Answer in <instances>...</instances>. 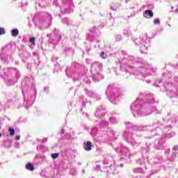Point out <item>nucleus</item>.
I'll list each match as a JSON object with an SVG mask.
<instances>
[{
  "instance_id": "obj_1",
  "label": "nucleus",
  "mask_w": 178,
  "mask_h": 178,
  "mask_svg": "<svg viewBox=\"0 0 178 178\" xmlns=\"http://www.w3.org/2000/svg\"><path fill=\"white\" fill-rule=\"evenodd\" d=\"M121 54L122 56L118 59V62L120 63V69L118 72L116 69L114 70L116 74L122 76L125 79H127L130 74H136L143 77L151 76L149 72L152 70L151 65L144 59L128 56L124 51H122Z\"/></svg>"
},
{
  "instance_id": "obj_2",
  "label": "nucleus",
  "mask_w": 178,
  "mask_h": 178,
  "mask_svg": "<svg viewBox=\"0 0 178 178\" xmlns=\"http://www.w3.org/2000/svg\"><path fill=\"white\" fill-rule=\"evenodd\" d=\"M155 104V96L152 93L140 92L136 100L131 105V111L134 116H149L152 113H159Z\"/></svg>"
},
{
  "instance_id": "obj_3",
  "label": "nucleus",
  "mask_w": 178,
  "mask_h": 178,
  "mask_svg": "<svg viewBox=\"0 0 178 178\" xmlns=\"http://www.w3.org/2000/svg\"><path fill=\"white\" fill-rule=\"evenodd\" d=\"M21 86L22 87L24 104L26 109H29L30 106H33L34 101H35V97H37V89H35V84H34V77L26 76L22 79Z\"/></svg>"
},
{
  "instance_id": "obj_4",
  "label": "nucleus",
  "mask_w": 178,
  "mask_h": 178,
  "mask_svg": "<svg viewBox=\"0 0 178 178\" xmlns=\"http://www.w3.org/2000/svg\"><path fill=\"white\" fill-rule=\"evenodd\" d=\"M65 73L68 77H71L73 81H77L81 80L83 84L90 86L91 81L90 77L87 76V70L84 65L78 63L77 62H72L71 67H67L65 69Z\"/></svg>"
},
{
  "instance_id": "obj_5",
  "label": "nucleus",
  "mask_w": 178,
  "mask_h": 178,
  "mask_svg": "<svg viewBox=\"0 0 178 178\" xmlns=\"http://www.w3.org/2000/svg\"><path fill=\"white\" fill-rule=\"evenodd\" d=\"M21 76L20 71L16 67L4 68L1 74V79L8 86H15Z\"/></svg>"
},
{
  "instance_id": "obj_6",
  "label": "nucleus",
  "mask_w": 178,
  "mask_h": 178,
  "mask_svg": "<svg viewBox=\"0 0 178 178\" xmlns=\"http://www.w3.org/2000/svg\"><path fill=\"white\" fill-rule=\"evenodd\" d=\"M33 22L41 30L48 29L52 24V15L47 13H39L34 15Z\"/></svg>"
},
{
  "instance_id": "obj_7",
  "label": "nucleus",
  "mask_w": 178,
  "mask_h": 178,
  "mask_svg": "<svg viewBox=\"0 0 178 178\" xmlns=\"http://www.w3.org/2000/svg\"><path fill=\"white\" fill-rule=\"evenodd\" d=\"M120 88L116 85H109L106 90V95L108 99L114 105H118L120 102Z\"/></svg>"
},
{
  "instance_id": "obj_8",
  "label": "nucleus",
  "mask_w": 178,
  "mask_h": 178,
  "mask_svg": "<svg viewBox=\"0 0 178 178\" xmlns=\"http://www.w3.org/2000/svg\"><path fill=\"white\" fill-rule=\"evenodd\" d=\"M135 45L139 47L140 52L142 54H147L148 52V47H149V39L147 34L142 35L140 38L134 40Z\"/></svg>"
},
{
  "instance_id": "obj_9",
  "label": "nucleus",
  "mask_w": 178,
  "mask_h": 178,
  "mask_svg": "<svg viewBox=\"0 0 178 178\" xmlns=\"http://www.w3.org/2000/svg\"><path fill=\"white\" fill-rule=\"evenodd\" d=\"M60 8L63 15H65V13H72L73 9H74V4H73L72 0H62V5Z\"/></svg>"
},
{
  "instance_id": "obj_10",
  "label": "nucleus",
  "mask_w": 178,
  "mask_h": 178,
  "mask_svg": "<svg viewBox=\"0 0 178 178\" xmlns=\"http://www.w3.org/2000/svg\"><path fill=\"white\" fill-rule=\"evenodd\" d=\"M125 126L127 130H131L132 131H145L149 125L143 126L137 125L133 122H125Z\"/></svg>"
},
{
  "instance_id": "obj_11",
  "label": "nucleus",
  "mask_w": 178,
  "mask_h": 178,
  "mask_svg": "<svg viewBox=\"0 0 178 178\" xmlns=\"http://www.w3.org/2000/svg\"><path fill=\"white\" fill-rule=\"evenodd\" d=\"M62 40V34L59 31V29H54L53 34L51 35V37L49 40V44H54L56 45L59 41Z\"/></svg>"
},
{
  "instance_id": "obj_12",
  "label": "nucleus",
  "mask_w": 178,
  "mask_h": 178,
  "mask_svg": "<svg viewBox=\"0 0 178 178\" xmlns=\"http://www.w3.org/2000/svg\"><path fill=\"white\" fill-rule=\"evenodd\" d=\"M134 133L133 131H131L129 130L125 131L122 134V138L127 143V144H129L131 141L134 140Z\"/></svg>"
},
{
  "instance_id": "obj_13",
  "label": "nucleus",
  "mask_w": 178,
  "mask_h": 178,
  "mask_svg": "<svg viewBox=\"0 0 178 178\" xmlns=\"http://www.w3.org/2000/svg\"><path fill=\"white\" fill-rule=\"evenodd\" d=\"M91 73H101L102 72V64L99 62H94L90 67Z\"/></svg>"
},
{
  "instance_id": "obj_14",
  "label": "nucleus",
  "mask_w": 178,
  "mask_h": 178,
  "mask_svg": "<svg viewBox=\"0 0 178 178\" xmlns=\"http://www.w3.org/2000/svg\"><path fill=\"white\" fill-rule=\"evenodd\" d=\"M96 124L100 127V129H105L109 126V121L108 118H102L99 120L95 121Z\"/></svg>"
},
{
  "instance_id": "obj_15",
  "label": "nucleus",
  "mask_w": 178,
  "mask_h": 178,
  "mask_svg": "<svg viewBox=\"0 0 178 178\" xmlns=\"http://www.w3.org/2000/svg\"><path fill=\"white\" fill-rule=\"evenodd\" d=\"M165 144H166V140L163 139V138L161 137L159 140H156L154 142V147L155 148V149H164Z\"/></svg>"
},
{
  "instance_id": "obj_16",
  "label": "nucleus",
  "mask_w": 178,
  "mask_h": 178,
  "mask_svg": "<svg viewBox=\"0 0 178 178\" xmlns=\"http://www.w3.org/2000/svg\"><path fill=\"white\" fill-rule=\"evenodd\" d=\"M98 35H99V33L95 32V27H94L92 29H90V33L88 34L86 40L90 42L95 41Z\"/></svg>"
},
{
  "instance_id": "obj_17",
  "label": "nucleus",
  "mask_w": 178,
  "mask_h": 178,
  "mask_svg": "<svg viewBox=\"0 0 178 178\" xmlns=\"http://www.w3.org/2000/svg\"><path fill=\"white\" fill-rule=\"evenodd\" d=\"M105 115H106V110L102 106H100L99 108H97L95 113V116L96 118H99V119L104 118Z\"/></svg>"
},
{
  "instance_id": "obj_18",
  "label": "nucleus",
  "mask_w": 178,
  "mask_h": 178,
  "mask_svg": "<svg viewBox=\"0 0 178 178\" xmlns=\"http://www.w3.org/2000/svg\"><path fill=\"white\" fill-rule=\"evenodd\" d=\"M163 87L164 91H166L167 94H169V92L173 94V88H175V83L172 82H167L163 84Z\"/></svg>"
},
{
  "instance_id": "obj_19",
  "label": "nucleus",
  "mask_w": 178,
  "mask_h": 178,
  "mask_svg": "<svg viewBox=\"0 0 178 178\" xmlns=\"http://www.w3.org/2000/svg\"><path fill=\"white\" fill-rule=\"evenodd\" d=\"M111 145L113 148V149H115V152H121L122 154H123V152H127V151H129V147L123 145V144H120L118 147H113V144L111 143Z\"/></svg>"
},
{
  "instance_id": "obj_20",
  "label": "nucleus",
  "mask_w": 178,
  "mask_h": 178,
  "mask_svg": "<svg viewBox=\"0 0 178 178\" xmlns=\"http://www.w3.org/2000/svg\"><path fill=\"white\" fill-rule=\"evenodd\" d=\"M92 76V81L94 83H98V81H101L104 79V75L101 74V72L97 73H91Z\"/></svg>"
},
{
  "instance_id": "obj_21",
  "label": "nucleus",
  "mask_w": 178,
  "mask_h": 178,
  "mask_svg": "<svg viewBox=\"0 0 178 178\" xmlns=\"http://www.w3.org/2000/svg\"><path fill=\"white\" fill-rule=\"evenodd\" d=\"M63 52L65 56H73L74 55V49L72 47H65Z\"/></svg>"
},
{
  "instance_id": "obj_22",
  "label": "nucleus",
  "mask_w": 178,
  "mask_h": 178,
  "mask_svg": "<svg viewBox=\"0 0 178 178\" xmlns=\"http://www.w3.org/2000/svg\"><path fill=\"white\" fill-rule=\"evenodd\" d=\"M146 147L141 148V154L142 156H144V155H146V154H148V152L151 149V143H145Z\"/></svg>"
},
{
  "instance_id": "obj_23",
  "label": "nucleus",
  "mask_w": 178,
  "mask_h": 178,
  "mask_svg": "<svg viewBox=\"0 0 178 178\" xmlns=\"http://www.w3.org/2000/svg\"><path fill=\"white\" fill-rule=\"evenodd\" d=\"M51 59L52 62L55 63L54 66H55L56 70H62V68H60V64L59 63H58V56L53 55L51 56Z\"/></svg>"
},
{
  "instance_id": "obj_24",
  "label": "nucleus",
  "mask_w": 178,
  "mask_h": 178,
  "mask_svg": "<svg viewBox=\"0 0 178 178\" xmlns=\"http://www.w3.org/2000/svg\"><path fill=\"white\" fill-rule=\"evenodd\" d=\"M13 45L12 43L7 44L5 47H2L3 52L8 54L9 52H12Z\"/></svg>"
},
{
  "instance_id": "obj_25",
  "label": "nucleus",
  "mask_w": 178,
  "mask_h": 178,
  "mask_svg": "<svg viewBox=\"0 0 178 178\" xmlns=\"http://www.w3.org/2000/svg\"><path fill=\"white\" fill-rule=\"evenodd\" d=\"M37 151H39L40 152H48L49 149L47 146L44 145H38L36 147Z\"/></svg>"
},
{
  "instance_id": "obj_26",
  "label": "nucleus",
  "mask_w": 178,
  "mask_h": 178,
  "mask_svg": "<svg viewBox=\"0 0 178 178\" xmlns=\"http://www.w3.org/2000/svg\"><path fill=\"white\" fill-rule=\"evenodd\" d=\"M143 16L146 19H151V17H154V13L151 10H146L143 13Z\"/></svg>"
},
{
  "instance_id": "obj_27",
  "label": "nucleus",
  "mask_w": 178,
  "mask_h": 178,
  "mask_svg": "<svg viewBox=\"0 0 178 178\" xmlns=\"http://www.w3.org/2000/svg\"><path fill=\"white\" fill-rule=\"evenodd\" d=\"M91 147H92V143L90 141L83 143V149L85 151H91Z\"/></svg>"
},
{
  "instance_id": "obj_28",
  "label": "nucleus",
  "mask_w": 178,
  "mask_h": 178,
  "mask_svg": "<svg viewBox=\"0 0 178 178\" xmlns=\"http://www.w3.org/2000/svg\"><path fill=\"white\" fill-rule=\"evenodd\" d=\"M62 23L67 24V26H73V21L70 18L65 17L62 19Z\"/></svg>"
},
{
  "instance_id": "obj_29",
  "label": "nucleus",
  "mask_w": 178,
  "mask_h": 178,
  "mask_svg": "<svg viewBox=\"0 0 178 178\" xmlns=\"http://www.w3.org/2000/svg\"><path fill=\"white\" fill-rule=\"evenodd\" d=\"M84 91L86 95H88V97H89L90 98H94V97H95V93H94V92H92V90L85 88Z\"/></svg>"
},
{
  "instance_id": "obj_30",
  "label": "nucleus",
  "mask_w": 178,
  "mask_h": 178,
  "mask_svg": "<svg viewBox=\"0 0 178 178\" xmlns=\"http://www.w3.org/2000/svg\"><path fill=\"white\" fill-rule=\"evenodd\" d=\"M167 158L170 162H175L176 158H177L176 152H172L170 156H167Z\"/></svg>"
},
{
  "instance_id": "obj_31",
  "label": "nucleus",
  "mask_w": 178,
  "mask_h": 178,
  "mask_svg": "<svg viewBox=\"0 0 178 178\" xmlns=\"http://www.w3.org/2000/svg\"><path fill=\"white\" fill-rule=\"evenodd\" d=\"M129 144H130V145H131V147H133V148H138V147H140V144H141V143L136 142V139H134L132 141L129 142Z\"/></svg>"
},
{
  "instance_id": "obj_32",
  "label": "nucleus",
  "mask_w": 178,
  "mask_h": 178,
  "mask_svg": "<svg viewBox=\"0 0 178 178\" xmlns=\"http://www.w3.org/2000/svg\"><path fill=\"white\" fill-rule=\"evenodd\" d=\"M12 145V140L11 139H7L3 141V147H5L6 148H9Z\"/></svg>"
},
{
  "instance_id": "obj_33",
  "label": "nucleus",
  "mask_w": 178,
  "mask_h": 178,
  "mask_svg": "<svg viewBox=\"0 0 178 178\" xmlns=\"http://www.w3.org/2000/svg\"><path fill=\"white\" fill-rule=\"evenodd\" d=\"M176 135V132H171L170 134H163L162 137L165 140V138H172V137H175Z\"/></svg>"
},
{
  "instance_id": "obj_34",
  "label": "nucleus",
  "mask_w": 178,
  "mask_h": 178,
  "mask_svg": "<svg viewBox=\"0 0 178 178\" xmlns=\"http://www.w3.org/2000/svg\"><path fill=\"white\" fill-rule=\"evenodd\" d=\"M90 134L92 137H97V135L98 134V128L97 127H94L91 129Z\"/></svg>"
},
{
  "instance_id": "obj_35",
  "label": "nucleus",
  "mask_w": 178,
  "mask_h": 178,
  "mask_svg": "<svg viewBox=\"0 0 178 178\" xmlns=\"http://www.w3.org/2000/svg\"><path fill=\"white\" fill-rule=\"evenodd\" d=\"M107 120H108V122H110L111 124H118V120L115 117H108V118H107Z\"/></svg>"
},
{
  "instance_id": "obj_36",
  "label": "nucleus",
  "mask_w": 178,
  "mask_h": 178,
  "mask_svg": "<svg viewBox=\"0 0 178 178\" xmlns=\"http://www.w3.org/2000/svg\"><path fill=\"white\" fill-rule=\"evenodd\" d=\"M136 163L138 165H144L145 164V159H144V156H142L141 159L136 160Z\"/></svg>"
},
{
  "instance_id": "obj_37",
  "label": "nucleus",
  "mask_w": 178,
  "mask_h": 178,
  "mask_svg": "<svg viewBox=\"0 0 178 178\" xmlns=\"http://www.w3.org/2000/svg\"><path fill=\"white\" fill-rule=\"evenodd\" d=\"M8 58L10 59H12V55L9 54L7 56V57H1V60H3V63L6 65H8L9 63V60H8Z\"/></svg>"
},
{
  "instance_id": "obj_38",
  "label": "nucleus",
  "mask_w": 178,
  "mask_h": 178,
  "mask_svg": "<svg viewBox=\"0 0 178 178\" xmlns=\"http://www.w3.org/2000/svg\"><path fill=\"white\" fill-rule=\"evenodd\" d=\"M26 168L27 170H30L31 172H33V170H34V165H33V163H28L26 165Z\"/></svg>"
},
{
  "instance_id": "obj_39",
  "label": "nucleus",
  "mask_w": 178,
  "mask_h": 178,
  "mask_svg": "<svg viewBox=\"0 0 178 178\" xmlns=\"http://www.w3.org/2000/svg\"><path fill=\"white\" fill-rule=\"evenodd\" d=\"M11 35L13 37H17V35H19V29H14L11 30Z\"/></svg>"
},
{
  "instance_id": "obj_40",
  "label": "nucleus",
  "mask_w": 178,
  "mask_h": 178,
  "mask_svg": "<svg viewBox=\"0 0 178 178\" xmlns=\"http://www.w3.org/2000/svg\"><path fill=\"white\" fill-rule=\"evenodd\" d=\"M79 99L82 102L83 108H86V104H87V102H88V101H87V99L84 100V96L83 95L80 96Z\"/></svg>"
},
{
  "instance_id": "obj_41",
  "label": "nucleus",
  "mask_w": 178,
  "mask_h": 178,
  "mask_svg": "<svg viewBox=\"0 0 178 178\" xmlns=\"http://www.w3.org/2000/svg\"><path fill=\"white\" fill-rule=\"evenodd\" d=\"M70 175L72 176H76L77 175V170L76 168H71L70 170Z\"/></svg>"
},
{
  "instance_id": "obj_42",
  "label": "nucleus",
  "mask_w": 178,
  "mask_h": 178,
  "mask_svg": "<svg viewBox=\"0 0 178 178\" xmlns=\"http://www.w3.org/2000/svg\"><path fill=\"white\" fill-rule=\"evenodd\" d=\"M21 55L22 58H24L25 59H29V58L31 56L30 53L27 51H24Z\"/></svg>"
},
{
  "instance_id": "obj_43",
  "label": "nucleus",
  "mask_w": 178,
  "mask_h": 178,
  "mask_svg": "<svg viewBox=\"0 0 178 178\" xmlns=\"http://www.w3.org/2000/svg\"><path fill=\"white\" fill-rule=\"evenodd\" d=\"M110 8L111 10H118V8H119V4L118 3H113Z\"/></svg>"
},
{
  "instance_id": "obj_44",
  "label": "nucleus",
  "mask_w": 178,
  "mask_h": 178,
  "mask_svg": "<svg viewBox=\"0 0 178 178\" xmlns=\"http://www.w3.org/2000/svg\"><path fill=\"white\" fill-rule=\"evenodd\" d=\"M161 162H162V156H159L154 159V163H161Z\"/></svg>"
},
{
  "instance_id": "obj_45",
  "label": "nucleus",
  "mask_w": 178,
  "mask_h": 178,
  "mask_svg": "<svg viewBox=\"0 0 178 178\" xmlns=\"http://www.w3.org/2000/svg\"><path fill=\"white\" fill-rule=\"evenodd\" d=\"M134 173H143V168H136L133 170Z\"/></svg>"
},
{
  "instance_id": "obj_46",
  "label": "nucleus",
  "mask_w": 178,
  "mask_h": 178,
  "mask_svg": "<svg viewBox=\"0 0 178 178\" xmlns=\"http://www.w3.org/2000/svg\"><path fill=\"white\" fill-rule=\"evenodd\" d=\"M99 56L102 58V59H106V58H108V54H106V53L104 51H102Z\"/></svg>"
},
{
  "instance_id": "obj_47",
  "label": "nucleus",
  "mask_w": 178,
  "mask_h": 178,
  "mask_svg": "<svg viewBox=\"0 0 178 178\" xmlns=\"http://www.w3.org/2000/svg\"><path fill=\"white\" fill-rule=\"evenodd\" d=\"M29 42H31L32 46L35 47V38H34V37L30 38Z\"/></svg>"
},
{
  "instance_id": "obj_48",
  "label": "nucleus",
  "mask_w": 178,
  "mask_h": 178,
  "mask_svg": "<svg viewBox=\"0 0 178 178\" xmlns=\"http://www.w3.org/2000/svg\"><path fill=\"white\" fill-rule=\"evenodd\" d=\"M115 42H119V41H122V40H123V37H122V35H115Z\"/></svg>"
},
{
  "instance_id": "obj_49",
  "label": "nucleus",
  "mask_w": 178,
  "mask_h": 178,
  "mask_svg": "<svg viewBox=\"0 0 178 178\" xmlns=\"http://www.w3.org/2000/svg\"><path fill=\"white\" fill-rule=\"evenodd\" d=\"M8 132L10 133V136H15V133H16V131L13 128H9Z\"/></svg>"
},
{
  "instance_id": "obj_50",
  "label": "nucleus",
  "mask_w": 178,
  "mask_h": 178,
  "mask_svg": "<svg viewBox=\"0 0 178 178\" xmlns=\"http://www.w3.org/2000/svg\"><path fill=\"white\" fill-rule=\"evenodd\" d=\"M59 156V153L51 154L52 159H56Z\"/></svg>"
},
{
  "instance_id": "obj_51",
  "label": "nucleus",
  "mask_w": 178,
  "mask_h": 178,
  "mask_svg": "<svg viewBox=\"0 0 178 178\" xmlns=\"http://www.w3.org/2000/svg\"><path fill=\"white\" fill-rule=\"evenodd\" d=\"M53 5L56 6V8H59V3H58V0H54Z\"/></svg>"
},
{
  "instance_id": "obj_52",
  "label": "nucleus",
  "mask_w": 178,
  "mask_h": 178,
  "mask_svg": "<svg viewBox=\"0 0 178 178\" xmlns=\"http://www.w3.org/2000/svg\"><path fill=\"white\" fill-rule=\"evenodd\" d=\"M154 24H161V19H159V18L154 19Z\"/></svg>"
},
{
  "instance_id": "obj_53",
  "label": "nucleus",
  "mask_w": 178,
  "mask_h": 178,
  "mask_svg": "<svg viewBox=\"0 0 178 178\" xmlns=\"http://www.w3.org/2000/svg\"><path fill=\"white\" fill-rule=\"evenodd\" d=\"M103 163L104 165H109V163H111V161L105 159L104 161H103Z\"/></svg>"
},
{
  "instance_id": "obj_54",
  "label": "nucleus",
  "mask_w": 178,
  "mask_h": 178,
  "mask_svg": "<svg viewBox=\"0 0 178 178\" xmlns=\"http://www.w3.org/2000/svg\"><path fill=\"white\" fill-rule=\"evenodd\" d=\"M90 51H91V45L86 47V53L88 54V55H90Z\"/></svg>"
},
{
  "instance_id": "obj_55",
  "label": "nucleus",
  "mask_w": 178,
  "mask_h": 178,
  "mask_svg": "<svg viewBox=\"0 0 178 178\" xmlns=\"http://www.w3.org/2000/svg\"><path fill=\"white\" fill-rule=\"evenodd\" d=\"M44 91L46 94H49V87H44Z\"/></svg>"
},
{
  "instance_id": "obj_56",
  "label": "nucleus",
  "mask_w": 178,
  "mask_h": 178,
  "mask_svg": "<svg viewBox=\"0 0 178 178\" xmlns=\"http://www.w3.org/2000/svg\"><path fill=\"white\" fill-rule=\"evenodd\" d=\"M95 170H96V172H99V170H101V165H96Z\"/></svg>"
},
{
  "instance_id": "obj_57",
  "label": "nucleus",
  "mask_w": 178,
  "mask_h": 178,
  "mask_svg": "<svg viewBox=\"0 0 178 178\" xmlns=\"http://www.w3.org/2000/svg\"><path fill=\"white\" fill-rule=\"evenodd\" d=\"M65 138H72V135H70V134H69V133H66L65 134Z\"/></svg>"
},
{
  "instance_id": "obj_58",
  "label": "nucleus",
  "mask_w": 178,
  "mask_h": 178,
  "mask_svg": "<svg viewBox=\"0 0 178 178\" xmlns=\"http://www.w3.org/2000/svg\"><path fill=\"white\" fill-rule=\"evenodd\" d=\"M169 154H170V149L168 148L165 150V154L169 155Z\"/></svg>"
},
{
  "instance_id": "obj_59",
  "label": "nucleus",
  "mask_w": 178,
  "mask_h": 178,
  "mask_svg": "<svg viewBox=\"0 0 178 178\" xmlns=\"http://www.w3.org/2000/svg\"><path fill=\"white\" fill-rule=\"evenodd\" d=\"M48 141V138H44L43 139H42L41 143H47Z\"/></svg>"
},
{
  "instance_id": "obj_60",
  "label": "nucleus",
  "mask_w": 178,
  "mask_h": 178,
  "mask_svg": "<svg viewBox=\"0 0 178 178\" xmlns=\"http://www.w3.org/2000/svg\"><path fill=\"white\" fill-rule=\"evenodd\" d=\"M5 33H6V32L5 31V29L1 28V35H2V34H5Z\"/></svg>"
},
{
  "instance_id": "obj_61",
  "label": "nucleus",
  "mask_w": 178,
  "mask_h": 178,
  "mask_svg": "<svg viewBox=\"0 0 178 178\" xmlns=\"http://www.w3.org/2000/svg\"><path fill=\"white\" fill-rule=\"evenodd\" d=\"M172 149H173V151H177V149H178V146H177V145L174 146L173 148H172Z\"/></svg>"
},
{
  "instance_id": "obj_62",
  "label": "nucleus",
  "mask_w": 178,
  "mask_h": 178,
  "mask_svg": "<svg viewBox=\"0 0 178 178\" xmlns=\"http://www.w3.org/2000/svg\"><path fill=\"white\" fill-rule=\"evenodd\" d=\"M19 145H20V142H17V143L15 144V147H19Z\"/></svg>"
},
{
  "instance_id": "obj_63",
  "label": "nucleus",
  "mask_w": 178,
  "mask_h": 178,
  "mask_svg": "<svg viewBox=\"0 0 178 178\" xmlns=\"http://www.w3.org/2000/svg\"><path fill=\"white\" fill-rule=\"evenodd\" d=\"M156 83H158V84H161V83H162V79H157Z\"/></svg>"
},
{
  "instance_id": "obj_64",
  "label": "nucleus",
  "mask_w": 178,
  "mask_h": 178,
  "mask_svg": "<svg viewBox=\"0 0 178 178\" xmlns=\"http://www.w3.org/2000/svg\"><path fill=\"white\" fill-rule=\"evenodd\" d=\"M15 140H20V135H17V136L15 137Z\"/></svg>"
}]
</instances>
